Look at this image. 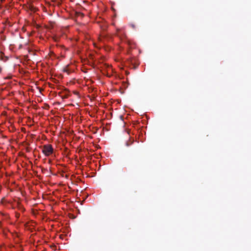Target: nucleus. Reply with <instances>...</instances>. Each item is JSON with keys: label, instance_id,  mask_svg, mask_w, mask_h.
Segmentation results:
<instances>
[{"label": "nucleus", "instance_id": "1", "mask_svg": "<svg viewBox=\"0 0 251 251\" xmlns=\"http://www.w3.org/2000/svg\"><path fill=\"white\" fill-rule=\"evenodd\" d=\"M52 148L50 145H45L44 146L43 152V153L47 156L50 155L52 152Z\"/></svg>", "mask_w": 251, "mask_h": 251}]
</instances>
